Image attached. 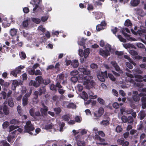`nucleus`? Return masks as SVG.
I'll use <instances>...</instances> for the list:
<instances>
[{
    "mask_svg": "<svg viewBox=\"0 0 146 146\" xmlns=\"http://www.w3.org/2000/svg\"><path fill=\"white\" fill-rule=\"evenodd\" d=\"M93 78V76L91 75L84 76L83 74H79L78 78L76 76L72 77L71 80L74 83L76 82L77 81L79 82L83 83L86 89L90 90L95 84V82L92 80Z\"/></svg>",
    "mask_w": 146,
    "mask_h": 146,
    "instance_id": "obj_1",
    "label": "nucleus"
},
{
    "mask_svg": "<svg viewBox=\"0 0 146 146\" xmlns=\"http://www.w3.org/2000/svg\"><path fill=\"white\" fill-rule=\"evenodd\" d=\"M132 71L135 75V81L139 82H142L143 81H144L146 82V75L144 76V77H143L141 75H136L135 74L136 73L139 74L142 73V72L141 70L137 68L135 69H134Z\"/></svg>",
    "mask_w": 146,
    "mask_h": 146,
    "instance_id": "obj_2",
    "label": "nucleus"
},
{
    "mask_svg": "<svg viewBox=\"0 0 146 146\" xmlns=\"http://www.w3.org/2000/svg\"><path fill=\"white\" fill-rule=\"evenodd\" d=\"M25 129L26 132L31 135H32V133L31 131H33L35 129L34 127L30 121H28L26 123V125L25 126Z\"/></svg>",
    "mask_w": 146,
    "mask_h": 146,
    "instance_id": "obj_3",
    "label": "nucleus"
},
{
    "mask_svg": "<svg viewBox=\"0 0 146 146\" xmlns=\"http://www.w3.org/2000/svg\"><path fill=\"white\" fill-rule=\"evenodd\" d=\"M95 139L97 141H99L100 142L97 143L100 145H109V142L106 141L104 139L101 138L98 135L96 134L94 136Z\"/></svg>",
    "mask_w": 146,
    "mask_h": 146,
    "instance_id": "obj_4",
    "label": "nucleus"
},
{
    "mask_svg": "<svg viewBox=\"0 0 146 146\" xmlns=\"http://www.w3.org/2000/svg\"><path fill=\"white\" fill-rule=\"evenodd\" d=\"M25 68V66L20 65L17 67L15 70L12 71L10 74H12L14 77H17V74L20 73L21 71V70Z\"/></svg>",
    "mask_w": 146,
    "mask_h": 146,
    "instance_id": "obj_5",
    "label": "nucleus"
},
{
    "mask_svg": "<svg viewBox=\"0 0 146 146\" xmlns=\"http://www.w3.org/2000/svg\"><path fill=\"white\" fill-rule=\"evenodd\" d=\"M78 70L80 72L83 73V74H83L84 76L89 75L91 74V72L90 70L83 66H80L78 68Z\"/></svg>",
    "mask_w": 146,
    "mask_h": 146,
    "instance_id": "obj_6",
    "label": "nucleus"
},
{
    "mask_svg": "<svg viewBox=\"0 0 146 146\" xmlns=\"http://www.w3.org/2000/svg\"><path fill=\"white\" fill-rule=\"evenodd\" d=\"M97 77L98 79L102 82H104L105 81V78L107 77V72L105 71L104 72H101L97 75Z\"/></svg>",
    "mask_w": 146,
    "mask_h": 146,
    "instance_id": "obj_7",
    "label": "nucleus"
},
{
    "mask_svg": "<svg viewBox=\"0 0 146 146\" xmlns=\"http://www.w3.org/2000/svg\"><path fill=\"white\" fill-rule=\"evenodd\" d=\"M141 29V30H138L137 32L134 31L133 29H131V31L133 33L134 35H137L138 34L140 36H141L143 33H146V28L142 27Z\"/></svg>",
    "mask_w": 146,
    "mask_h": 146,
    "instance_id": "obj_8",
    "label": "nucleus"
},
{
    "mask_svg": "<svg viewBox=\"0 0 146 146\" xmlns=\"http://www.w3.org/2000/svg\"><path fill=\"white\" fill-rule=\"evenodd\" d=\"M42 107L40 109V112L42 115H46L47 114V112L48 110V108L44 103H42Z\"/></svg>",
    "mask_w": 146,
    "mask_h": 146,
    "instance_id": "obj_9",
    "label": "nucleus"
},
{
    "mask_svg": "<svg viewBox=\"0 0 146 146\" xmlns=\"http://www.w3.org/2000/svg\"><path fill=\"white\" fill-rule=\"evenodd\" d=\"M111 64L115 68V70L117 71H119L120 73L122 74L123 73V71L120 70V68L119 66L117 65L116 62L115 61H111L110 62Z\"/></svg>",
    "mask_w": 146,
    "mask_h": 146,
    "instance_id": "obj_10",
    "label": "nucleus"
},
{
    "mask_svg": "<svg viewBox=\"0 0 146 146\" xmlns=\"http://www.w3.org/2000/svg\"><path fill=\"white\" fill-rule=\"evenodd\" d=\"M41 1V0H32V2H34V4L31 2L30 3L33 5H35V7L33 8V13H34L35 12L36 9L38 7V5L40 4V3Z\"/></svg>",
    "mask_w": 146,
    "mask_h": 146,
    "instance_id": "obj_11",
    "label": "nucleus"
},
{
    "mask_svg": "<svg viewBox=\"0 0 146 146\" xmlns=\"http://www.w3.org/2000/svg\"><path fill=\"white\" fill-rule=\"evenodd\" d=\"M146 96V94L144 93H141L139 95H132V98L134 101L135 102H137L139 101L140 100V98L139 96Z\"/></svg>",
    "mask_w": 146,
    "mask_h": 146,
    "instance_id": "obj_12",
    "label": "nucleus"
},
{
    "mask_svg": "<svg viewBox=\"0 0 146 146\" xmlns=\"http://www.w3.org/2000/svg\"><path fill=\"white\" fill-rule=\"evenodd\" d=\"M104 112V109L103 108H100L98 110L97 113H95L94 116L96 117H99L102 116Z\"/></svg>",
    "mask_w": 146,
    "mask_h": 146,
    "instance_id": "obj_13",
    "label": "nucleus"
},
{
    "mask_svg": "<svg viewBox=\"0 0 146 146\" xmlns=\"http://www.w3.org/2000/svg\"><path fill=\"white\" fill-rule=\"evenodd\" d=\"M121 32L122 33L125 37L127 39L130 41H136L138 40V39H136L132 37H131L129 35H128L126 33H125L124 32L123 30H122L121 31Z\"/></svg>",
    "mask_w": 146,
    "mask_h": 146,
    "instance_id": "obj_14",
    "label": "nucleus"
},
{
    "mask_svg": "<svg viewBox=\"0 0 146 146\" xmlns=\"http://www.w3.org/2000/svg\"><path fill=\"white\" fill-rule=\"evenodd\" d=\"M100 54L104 57H106L110 55V53L108 51H107L105 50H104L101 48L100 49Z\"/></svg>",
    "mask_w": 146,
    "mask_h": 146,
    "instance_id": "obj_15",
    "label": "nucleus"
},
{
    "mask_svg": "<svg viewBox=\"0 0 146 146\" xmlns=\"http://www.w3.org/2000/svg\"><path fill=\"white\" fill-rule=\"evenodd\" d=\"M8 104V105L11 107H13L14 106V103L13 101L11 98H9L5 101L4 103V104Z\"/></svg>",
    "mask_w": 146,
    "mask_h": 146,
    "instance_id": "obj_16",
    "label": "nucleus"
},
{
    "mask_svg": "<svg viewBox=\"0 0 146 146\" xmlns=\"http://www.w3.org/2000/svg\"><path fill=\"white\" fill-rule=\"evenodd\" d=\"M20 83L21 82H18L16 80H13L11 87L12 89L13 90H15L16 87L20 85Z\"/></svg>",
    "mask_w": 146,
    "mask_h": 146,
    "instance_id": "obj_17",
    "label": "nucleus"
},
{
    "mask_svg": "<svg viewBox=\"0 0 146 146\" xmlns=\"http://www.w3.org/2000/svg\"><path fill=\"white\" fill-rule=\"evenodd\" d=\"M86 39H84L82 38L80 41L78 42V45L81 46H83V48L84 49L86 48V46L84 45L85 44V41Z\"/></svg>",
    "mask_w": 146,
    "mask_h": 146,
    "instance_id": "obj_18",
    "label": "nucleus"
},
{
    "mask_svg": "<svg viewBox=\"0 0 146 146\" xmlns=\"http://www.w3.org/2000/svg\"><path fill=\"white\" fill-rule=\"evenodd\" d=\"M123 47L126 49L130 48L135 49L136 48V47L134 45L130 43L123 44Z\"/></svg>",
    "mask_w": 146,
    "mask_h": 146,
    "instance_id": "obj_19",
    "label": "nucleus"
},
{
    "mask_svg": "<svg viewBox=\"0 0 146 146\" xmlns=\"http://www.w3.org/2000/svg\"><path fill=\"white\" fill-rule=\"evenodd\" d=\"M58 79L62 80H66L67 77L66 75L63 74H59L57 76Z\"/></svg>",
    "mask_w": 146,
    "mask_h": 146,
    "instance_id": "obj_20",
    "label": "nucleus"
},
{
    "mask_svg": "<svg viewBox=\"0 0 146 146\" xmlns=\"http://www.w3.org/2000/svg\"><path fill=\"white\" fill-rule=\"evenodd\" d=\"M39 95L40 96L43 94H45L46 89L45 86H42L38 90Z\"/></svg>",
    "mask_w": 146,
    "mask_h": 146,
    "instance_id": "obj_21",
    "label": "nucleus"
},
{
    "mask_svg": "<svg viewBox=\"0 0 146 146\" xmlns=\"http://www.w3.org/2000/svg\"><path fill=\"white\" fill-rule=\"evenodd\" d=\"M80 96L82 98L84 99L85 100H87L88 98V94L84 91H83L82 93H81L80 94Z\"/></svg>",
    "mask_w": 146,
    "mask_h": 146,
    "instance_id": "obj_22",
    "label": "nucleus"
},
{
    "mask_svg": "<svg viewBox=\"0 0 146 146\" xmlns=\"http://www.w3.org/2000/svg\"><path fill=\"white\" fill-rule=\"evenodd\" d=\"M127 100L129 102L130 107L133 109H135L136 108V106L133 103V100L130 98H128Z\"/></svg>",
    "mask_w": 146,
    "mask_h": 146,
    "instance_id": "obj_23",
    "label": "nucleus"
},
{
    "mask_svg": "<svg viewBox=\"0 0 146 146\" xmlns=\"http://www.w3.org/2000/svg\"><path fill=\"white\" fill-rule=\"evenodd\" d=\"M139 3V0H132L130 2L131 5L134 7L137 6Z\"/></svg>",
    "mask_w": 146,
    "mask_h": 146,
    "instance_id": "obj_24",
    "label": "nucleus"
},
{
    "mask_svg": "<svg viewBox=\"0 0 146 146\" xmlns=\"http://www.w3.org/2000/svg\"><path fill=\"white\" fill-rule=\"evenodd\" d=\"M35 80L38 82V84L40 85V84L42 83L43 81V79L41 76H38L36 77Z\"/></svg>",
    "mask_w": 146,
    "mask_h": 146,
    "instance_id": "obj_25",
    "label": "nucleus"
},
{
    "mask_svg": "<svg viewBox=\"0 0 146 146\" xmlns=\"http://www.w3.org/2000/svg\"><path fill=\"white\" fill-rule=\"evenodd\" d=\"M17 29L15 28L11 29L10 31V35L12 36H14L16 35Z\"/></svg>",
    "mask_w": 146,
    "mask_h": 146,
    "instance_id": "obj_26",
    "label": "nucleus"
},
{
    "mask_svg": "<svg viewBox=\"0 0 146 146\" xmlns=\"http://www.w3.org/2000/svg\"><path fill=\"white\" fill-rule=\"evenodd\" d=\"M71 65L74 68H77L79 65L78 61L77 60H74L71 62Z\"/></svg>",
    "mask_w": 146,
    "mask_h": 146,
    "instance_id": "obj_27",
    "label": "nucleus"
},
{
    "mask_svg": "<svg viewBox=\"0 0 146 146\" xmlns=\"http://www.w3.org/2000/svg\"><path fill=\"white\" fill-rule=\"evenodd\" d=\"M141 101L142 102V108L143 109L146 108V97H143L141 99Z\"/></svg>",
    "mask_w": 146,
    "mask_h": 146,
    "instance_id": "obj_28",
    "label": "nucleus"
},
{
    "mask_svg": "<svg viewBox=\"0 0 146 146\" xmlns=\"http://www.w3.org/2000/svg\"><path fill=\"white\" fill-rule=\"evenodd\" d=\"M88 93L89 96L90 98L95 99L97 97V96L95 95L91 90L88 91Z\"/></svg>",
    "mask_w": 146,
    "mask_h": 146,
    "instance_id": "obj_29",
    "label": "nucleus"
},
{
    "mask_svg": "<svg viewBox=\"0 0 146 146\" xmlns=\"http://www.w3.org/2000/svg\"><path fill=\"white\" fill-rule=\"evenodd\" d=\"M0 84L2 86H3L5 87H8L9 85V82H5L4 80L2 79H0Z\"/></svg>",
    "mask_w": 146,
    "mask_h": 146,
    "instance_id": "obj_30",
    "label": "nucleus"
},
{
    "mask_svg": "<svg viewBox=\"0 0 146 146\" xmlns=\"http://www.w3.org/2000/svg\"><path fill=\"white\" fill-rule=\"evenodd\" d=\"M29 84L30 86H33L36 87H37L39 86V85L35 81L32 80L30 81Z\"/></svg>",
    "mask_w": 146,
    "mask_h": 146,
    "instance_id": "obj_31",
    "label": "nucleus"
},
{
    "mask_svg": "<svg viewBox=\"0 0 146 146\" xmlns=\"http://www.w3.org/2000/svg\"><path fill=\"white\" fill-rule=\"evenodd\" d=\"M66 107L68 108L75 109L76 108V105L73 103H69L66 105Z\"/></svg>",
    "mask_w": 146,
    "mask_h": 146,
    "instance_id": "obj_32",
    "label": "nucleus"
},
{
    "mask_svg": "<svg viewBox=\"0 0 146 146\" xmlns=\"http://www.w3.org/2000/svg\"><path fill=\"white\" fill-rule=\"evenodd\" d=\"M3 111L4 113L6 115H7L9 113V111L7 106L6 104H4Z\"/></svg>",
    "mask_w": 146,
    "mask_h": 146,
    "instance_id": "obj_33",
    "label": "nucleus"
},
{
    "mask_svg": "<svg viewBox=\"0 0 146 146\" xmlns=\"http://www.w3.org/2000/svg\"><path fill=\"white\" fill-rule=\"evenodd\" d=\"M22 101V104L24 106H25L28 104V98L27 97H23V98Z\"/></svg>",
    "mask_w": 146,
    "mask_h": 146,
    "instance_id": "obj_34",
    "label": "nucleus"
},
{
    "mask_svg": "<svg viewBox=\"0 0 146 146\" xmlns=\"http://www.w3.org/2000/svg\"><path fill=\"white\" fill-rule=\"evenodd\" d=\"M96 19H98L101 18L103 15V14L100 12H95L94 13Z\"/></svg>",
    "mask_w": 146,
    "mask_h": 146,
    "instance_id": "obj_35",
    "label": "nucleus"
},
{
    "mask_svg": "<svg viewBox=\"0 0 146 146\" xmlns=\"http://www.w3.org/2000/svg\"><path fill=\"white\" fill-rule=\"evenodd\" d=\"M132 78L129 77H126L125 78V80L127 82H129L131 83L134 84L135 81L133 80L132 79Z\"/></svg>",
    "mask_w": 146,
    "mask_h": 146,
    "instance_id": "obj_36",
    "label": "nucleus"
},
{
    "mask_svg": "<svg viewBox=\"0 0 146 146\" xmlns=\"http://www.w3.org/2000/svg\"><path fill=\"white\" fill-rule=\"evenodd\" d=\"M124 58L128 60L129 61V62L131 64H132L133 65L135 66L136 65V64L134 62L133 60H131V59L130 58V57L127 55H125L124 56Z\"/></svg>",
    "mask_w": 146,
    "mask_h": 146,
    "instance_id": "obj_37",
    "label": "nucleus"
},
{
    "mask_svg": "<svg viewBox=\"0 0 146 146\" xmlns=\"http://www.w3.org/2000/svg\"><path fill=\"white\" fill-rule=\"evenodd\" d=\"M31 20L33 22L37 24L39 23L40 21V19L34 17L32 18Z\"/></svg>",
    "mask_w": 146,
    "mask_h": 146,
    "instance_id": "obj_38",
    "label": "nucleus"
},
{
    "mask_svg": "<svg viewBox=\"0 0 146 146\" xmlns=\"http://www.w3.org/2000/svg\"><path fill=\"white\" fill-rule=\"evenodd\" d=\"M10 123L11 124L16 125L18 124L19 123V122L16 119H13L10 121Z\"/></svg>",
    "mask_w": 146,
    "mask_h": 146,
    "instance_id": "obj_39",
    "label": "nucleus"
},
{
    "mask_svg": "<svg viewBox=\"0 0 146 146\" xmlns=\"http://www.w3.org/2000/svg\"><path fill=\"white\" fill-rule=\"evenodd\" d=\"M84 57L85 58H86L88 56L89 54L90 53L89 49V48H87L84 50Z\"/></svg>",
    "mask_w": 146,
    "mask_h": 146,
    "instance_id": "obj_40",
    "label": "nucleus"
},
{
    "mask_svg": "<svg viewBox=\"0 0 146 146\" xmlns=\"http://www.w3.org/2000/svg\"><path fill=\"white\" fill-rule=\"evenodd\" d=\"M77 144L78 146H84L85 145V143L84 141H82L78 140L77 139Z\"/></svg>",
    "mask_w": 146,
    "mask_h": 146,
    "instance_id": "obj_41",
    "label": "nucleus"
},
{
    "mask_svg": "<svg viewBox=\"0 0 146 146\" xmlns=\"http://www.w3.org/2000/svg\"><path fill=\"white\" fill-rule=\"evenodd\" d=\"M70 116L69 115H65L63 116L62 118L64 121H68L70 119Z\"/></svg>",
    "mask_w": 146,
    "mask_h": 146,
    "instance_id": "obj_42",
    "label": "nucleus"
},
{
    "mask_svg": "<svg viewBox=\"0 0 146 146\" xmlns=\"http://www.w3.org/2000/svg\"><path fill=\"white\" fill-rule=\"evenodd\" d=\"M109 123V121L108 119L104 120L101 121L100 123L101 125H108Z\"/></svg>",
    "mask_w": 146,
    "mask_h": 146,
    "instance_id": "obj_43",
    "label": "nucleus"
},
{
    "mask_svg": "<svg viewBox=\"0 0 146 146\" xmlns=\"http://www.w3.org/2000/svg\"><path fill=\"white\" fill-rule=\"evenodd\" d=\"M19 127L18 126H15L13 125H12L10 126L9 127V132L12 131L14 130L15 129H17Z\"/></svg>",
    "mask_w": 146,
    "mask_h": 146,
    "instance_id": "obj_44",
    "label": "nucleus"
},
{
    "mask_svg": "<svg viewBox=\"0 0 146 146\" xmlns=\"http://www.w3.org/2000/svg\"><path fill=\"white\" fill-rule=\"evenodd\" d=\"M122 130L123 128L121 126L118 125L116 127L115 131L117 133H120Z\"/></svg>",
    "mask_w": 146,
    "mask_h": 146,
    "instance_id": "obj_45",
    "label": "nucleus"
},
{
    "mask_svg": "<svg viewBox=\"0 0 146 146\" xmlns=\"http://www.w3.org/2000/svg\"><path fill=\"white\" fill-rule=\"evenodd\" d=\"M98 102L100 104L103 105H104L105 104V101L102 99L100 98H98L97 99Z\"/></svg>",
    "mask_w": 146,
    "mask_h": 146,
    "instance_id": "obj_46",
    "label": "nucleus"
},
{
    "mask_svg": "<svg viewBox=\"0 0 146 146\" xmlns=\"http://www.w3.org/2000/svg\"><path fill=\"white\" fill-rule=\"evenodd\" d=\"M124 25L126 26H131L132 25V24L131 23L130 20L127 19L125 22Z\"/></svg>",
    "mask_w": 146,
    "mask_h": 146,
    "instance_id": "obj_47",
    "label": "nucleus"
},
{
    "mask_svg": "<svg viewBox=\"0 0 146 146\" xmlns=\"http://www.w3.org/2000/svg\"><path fill=\"white\" fill-rule=\"evenodd\" d=\"M9 146V145L7 143L6 141H3L0 143V146Z\"/></svg>",
    "mask_w": 146,
    "mask_h": 146,
    "instance_id": "obj_48",
    "label": "nucleus"
},
{
    "mask_svg": "<svg viewBox=\"0 0 146 146\" xmlns=\"http://www.w3.org/2000/svg\"><path fill=\"white\" fill-rule=\"evenodd\" d=\"M105 49L106 50L110 52L111 49V46L109 44H106L105 46Z\"/></svg>",
    "mask_w": 146,
    "mask_h": 146,
    "instance_id": "obj_49",
    "label": "nucleus"
},
{
    "mask_svg": "<svg viewBox=\"0 0 146 146\" xmlns=\"http://www.w3.org/2000/svg\"><path fill=\"white\" fill-rule=\"evenodd\" d=\"M135 45L139 48H145L144 45L142 43L140 42L136 43Z\"/></svg>",
    "mask_w": 146,
    "mask_h": 146,
    "instance_id": "obj_50",
    "label": "nucleus"
},
{
    "mask_svg": "<svg viewBox=\"0 0 146 146\" xmlns=\"http://www.w3.org/2000/svg\"><path fill=\"white\" fill-rule=\"evenodd\" d=\"M20 58L22 59H24L25 58L26 55L25 53L22 51L21 52V53L19 54Z\"/></svg>",
    "mask_w": 146,
    "mask_h": 146,
    "instance_id": "obj_51",
    "label": "nucleus"
},
{
    "mask_svg": "<svg viewBox=\"0 0 146 146\" xmlns=\"http://www.w3.org/2000/svg\"><path fill=\"white\" fill-rule=\"evenodd\" d=\"M54 110L57 114H59L61 111V110L60 108H54Z\"/></svg>",
    "mask_w": 146,
    "mask_h": 146,
    "instance_id": "obj_52",
    "label": "nucleus"
},
{
    "mask_svg": "<svg viewBox=\"0 0 146 146\" xmlns=\"http://www.w3.org/2000/svg\"><path fill=\"white\" fill-rule=\"evenodd\" d=\"M129 53L130 54L133 56H136L138 54L137 52L133 50H130L129 51Z\"/></svg>",
    "mask_w": 146,
    "mask_h": 146,
    "instance_id": "obj_53",
    "label": "nucleus"
},
{
    "mask_svg": "<svg viewBox=\"0 0 146 146\" xmlns=\"http://www.w3.org/2000/svg\"><path fill=\"white\" fill-rule=\"evenodd\" d=\"M53 127V125L52 124H49L46 125L45 126V129L46 130H48L50 129H52Z\"/></svg>",
    "mask_w": 146,
    "mask_h": 146,
    "instance_id": "obj_54",
    "label": "nucleus"
},
{
    "mask_svg": "<svg viewBox=\"0 0 146 146\" xmlns=\"http://www.w3.org/2000/svg\"><path fill=\"white\" fill-rule=\"evenodd\" d=\"M141 119H143L145 116V114L144 112H140L139 114Z\"/></svg>",
    "mask_w": 146,
    "mask_h": 146,
    "instance_id": "obj_55",
    "label": "nucleus"
},
{
    "mask_svg": "<svg viewBox=\"0 0 146 146\" xmlns=\"http://www.w3.org/2000/svg\"><path fill=\"white\" fill-rule=\"evenodd\" d=\"M76 88L77 90L79 92L81 91L83 89V86L80 84H78L77 85Z\"/></svg>",
    "mask_w": 146,
    "mask_h": 146,
    "instance_id": "obj_56",
    "label": "nucleus"
},
{
    "mask_svg": "<svg viewBox=\"0 0 146 146\" xmlns=\"http://www.w3.org/2000/svg\"><path fill=\"white\" fill-rule=\"evenodd\" d=\"M78 71L76 70H74L70 72V75L72 76L76 75L78 74Z\"/></svg>",
    "mask_w": 146,
    "mask_h": 146,
    "instance_id": "obj_57",
    "label": "nucleus"
},
{
    "mask_svg": "<svg viewBox=\"0 0 146 146\" xmlns=\"http://www.w3.org/2000/svg\"><path fill=\"white\" fill-rule=\"evenodd\" d=\"M90 66L91 68L94 69H97L98 67L97 65L95 63L91 64Z\"/></svg>",
    "mask_w": 146,
    "mask_h": 146,
    "instance_id": "obj_58",
    "label": "nucleus"
},
{
    "mask_svg": "<svg viewBox=\"0 0 146 146\" xmlns=\"http://www.w3.org/2000/svg\"><path fill=\"white\" fill-rule=\"evenodd\" d=\"M108 76L109 78L112 81H114L115 80V78L113 76V75L111 74H108Z\"/></svg>",
    "mask_w": 146,
    "mask_h": 146,
    "instance_id": "obj_59",
    "label": "nucleus"
},
{
    "mask_svg": "<svg viewBox=\"0 0 146 146\" xmlns=\"http://www.w3.org/2000/svg\"><path fill=\"white\" fill-rule=\"evenodd\" d=\"M17 110L18 111V112L19 114L20 115H22V110L21 107V106H18L17 108Z\"/></svg>",
    "mask_w": 146,
    "mask_h": 146,
    "instance_id": "obj_60",
    "label": "nucleus"
},
{
    "mask_svg": "<svg viewBox=\"0 0 146 146\" xmlns=\"http://www.w3.org/2000/svg\"><path fill=\"white\" fill-rule=\"evenodd\" d=\"M127 122L129 123H131L133 122V117L131 116L128 117L127 119Z\"/></svg>",
    "mask_w": 146,
    "mask_h": 146,
    "instance_id": "obj_61",
    "label": "nucleus"
},
{
    "mask_svg": "<svg viewBox=\"0 0 146 146\" xmlns=\"http://www.w3.org/2000/svg\"><path fill=\"white\" fill-rule=\"evenodd\" d=\"M29 20H26L24 21L23 23V25L24 27H27L28 25V22Z\"/></svg>",
    "mask_w": 146,
    "mask_h": 146,
    "instance_id": "obj_62",
    "label": "nucleus"
},
{
    "mask_svg": "<svg viewBox=\"0 0 146 146\" xmlns=\"http://www.w3.org/2000/svg\"><path fill=\"white\" fill-rule=\"evenodd\" d=\"M117 37L121 41L123 42H126V40L123 38L121 35H118Z\"/></svg>",
    "mask_w": 146,
    "mask_h": 146,
    "instance_id": "obj_63",
    "label": "nucleus"
},
{
    "mask_svg": "<svg viewBox=\"0 0 146 146\" xmlns=\"http://www.w3.org/2000/svg\"><path fill=\"white\" fill-rule=\"evenodd\" d=\"M21 34L23 35L24 37L27 38H28L30 36V35L29 34L25 32L24 31L21 32Z\"/></svg>",
    "mask_w": 146,
    "mask_h": 146,
    "instance_id": "obj_64",
    "label": "nucleus"
}]
</instances>
